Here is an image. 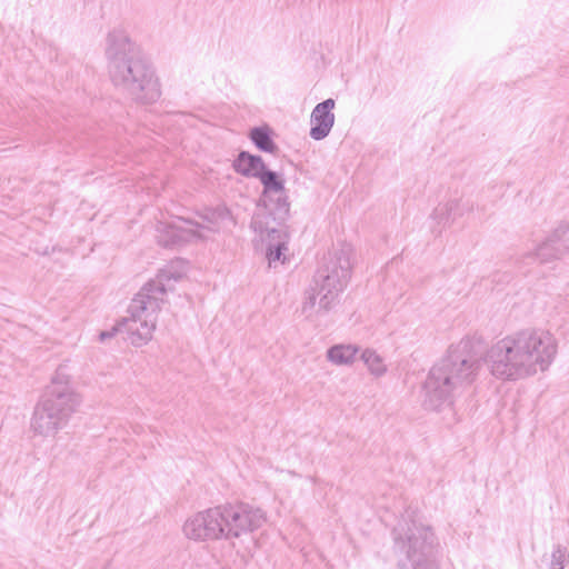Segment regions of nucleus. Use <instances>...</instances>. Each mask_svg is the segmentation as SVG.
Here are the masks:
<instances>
[{"label": "nucleus", "mask_w": 569, "mask_h": 569, "mask_svg": "<svg viewBox=\"0 0 569 569\" xmlns=\"http://www.w3.org/2000/svg\"><path fill=\"white\" fill-rule=\"evenodd\" d=\"M478 359L479 355L471 340L463 339L451 346L429 377V402L440 399L445 406L450 407L452 393L475 380L479 370Z\"/></svg>", "instance_id": "6"}, {"label": "nucleus", "mask_w": 569, "mask_h": 569, "mask_svg": "<svg viewBox=\"0 0 569 569\" xmlns=\"http://www.w3.org/2000/svg\"><path fill=\"white\" fill-rule=\"evenodd\" d=\"M565 253V250L560 248V244L552 240L543 241L537 247L533 256L540 261L546 262L551 259L560 258Z\"/></svg>", "instance_id": "19"}, {"label": "nucleus", "mask_w": 569, "mask_h": 569, "mask_svg": "<svg viewBox=\"0 0 569 569\" xmlns=\"http://www.w3.org/2000/svg\"><path fill=\"white\" fill-rule=\"evenodd\" d=\"M81 403L71 368L67 363L58 366L34 406L30 431L34 437L54 438Z\"/></svg>", "instance_id": "5"}, {"label": "nucleus", "mask_w": 569, "mask_h": 569, "mask_svg": "<svg viewBox=\"0 0 569 569\" xmlns=\"http://www.w3.org/2000/svg\"><path fill=\"white\" fill-rule=\"evenodd\" d=\"M121 326L126 339L134 347L147 345L152 339L157 328V325L130 311H128L127 317L121 319Z\"/></svg>", "instance_id": "11"}, {"label": "nucleus", "mask_w": 569, "mask_h": 569, "mask_svg": "<svg viewBox=\"0 0 569 569\" xmlns=\"http://www.w3.org/2000/svg\"><path fill=\"white\" fill-rule=\"evenodd\" d=\"M360 348L351 343H339L327 350V360L335 366H352Z\"/></svg>", "instance_id": "15"}, {"label": "nucleus", "mask_w": 569, "mask_h": 569, "mask_svg": "<svg viewBox=\"0 0 569 569\" xmlns=\"http://www.w3.org/2000/svg\"><path fill=\"white\" fill-rule=\"evenodd\" d=\"M433 220L439 227V231L448 227L452 221L449 207L446 202L439 203L433 210Z\"/></svg>", "instance_id": "20"}, {"label": "nucleus", "mask_w": 569, "mask_h": 569, "mask_svg": "<svg viewBox=\"0 0 569 569\" xmlns=\"http://www.w3.org/2000/svg\"><path fill=\"white\" fill-rule=\"evenodd\" d=\"M186 272L187 266L182 260L171 261L164 268L159 270L156 278L150 280L147 284L159 287L162 297L167 298V292L171 290V282L179 281Z\"/></svg>", "instance_id": "13"}, {"label": "nucleus", "mask_w": 569, "mask_h": 569, "mask_svg": "<svg viewBox=\"0 0 569 569\" xmlns=\"http://www.w3.org/2000/svg\"><path fill=\"white\" fill-rule=\"evenodd\" d=\"M233 223L230 211L227 208H218L201 216L200 220L174 217L160 221L156 227V239L163 247H177L207 240Z\"/></svg>", "instance_id": "7"}, {"label": "nucleus", "mask_w": 569, "mask_h": 569, "mask_svg": "<svg viewBox=\"0 0 569 569\" xmlns=\"http://www.w3.org/2000/svg\"><path fill=\"white\" fill-rule=\"evenodd\" d=\"M166 298L162 297L159 287L144 284L132 299L128 311L157 325L159 312Z\"/></svg>", "instance_id": "10"}, {"label": "nucleus", "mask_w": 569, "mask_h": 569, "mask_svg": "<svg viewBox=\"0 0 569 569\" xmlns=\"http://www.w3.org/2000/svg\"><path fill=\"white\" fill-rule=\"evenodd\" d=\"M104 53L110 81L117 89L140 103L159 100V78L123 29L116 28L108 33Z\"/></svg>", "instance_id": "2"}, {"label": "nucleus", "mask_w": 569, "mask_h": 569, "mask_svg": "<svg viewBox=\"0 0 569 569\" xmlns=\"http://www.w3.org/2000/svg\"><path fill=\"white\" fill-rule=\"evenodd\" d=\"M224 540L241 539L261 528L267 516L260 508L249 505H222Z\"/></svg>", "instance_id": "9"}, {"label": "nucleus", "mask_w": 569, "mask_h": 569, "mask_svg": "<svg viewBox=\"0 0 569 569\" xmlns=\"http://www.w3.org/2000/svg\"><path fill=\"white\" fill-rule=\"evenodd\" d=\"M557 351V340L550 332L525 330L496 341L483 360L493 379L516 382L546 371Z\"/></svg>", "instance_id": "1"}, {"label": "nucleus", "mask_w": 569, "mask_h": 569, "mask_svg": "<svg viewBox=\"0 0 569 569\" xmlns=\"http://www.w3.org/2000/svg\"><path fill=\"white\" fill-rule=\"evenodd\" d=\"M259 181L263 187L262 208L258 209L250 223L254 232L252 244L256 251L264 254L269 267L276 268L286 261L289 234L282 222L289 214L290 203L284 180L279 173L267 169Z\"/></svg>", "instance_id": "3"}, {"label": "nucleus", "mask_w": 569, "mask_h": 569, "mask_svg": "<svg viewBox=\"0 0 569 569\" xmlns=\"http://www.w3.org/2000/svg\"><path fill=\"white\" fill-rule=\"evenodd\" d=\"M425 546L423 536L408 537V558L412 563V569H427Z\"/></svg>", "instance_id": "17"}, {"label": "nucleus", "mask_w": 569, "mask_h": 569, "mask_svg": "<svg viewBox=\"0 0 569 569\" xmlns=\"http://www.w3.org/2000/svg\"><path fill=\"white\" fill-rule=\"evenodd\" d=\"M568 550L563 546H556L550 556L549 569H565L568 561Z\"/></svg>", "instance_id": "21"}, {"label": "nucleus", "mask_w": 569, "mask_h": 569, "mask_svg": "<svg viewBox=\"0 0 569 569\" xmlns=\"http://www.w3.org/2000/svg\"><path fill=\"white\" fill-rule=\"evenodd\" d=\"M223 513L221 506L192 512L181 525V535L192 542L224 540Z\"/></svg>", "instance_id": "8"}, {"label": "nucleus", "mask_w": 569, "mask_h": 569, "mask_svg": "<svg viewBox=\"0 0 569 569\" xmlns=\"http://www.w3.org/2000/svg\"><path fill=\"white\" fill-rule=\"evenodd\" d=\"M336 101L331 98L318 103L310 116V137L313 140H322L330 133L335 124V113L332 110Z\"/></svg>", "instance_id": "12"}, {"label": "nucleus", "mask_w": 569, "mask_h": 569, "mask_svg": "<svg viewBox=\"0 0 569 569\" xmlns=\"http://www.w3.org/2000/svg\"><path fill=\"white\" fill-rule=\"evenodd\" d=\"M117 333H123V328L121 326V320L118 321L110 330H103L99 333V341L106 342L107 340L112 339Z\"/></svg>", "instance_id": "23"}, {"label": "nucleus", "mask_w": 569, "mask_h": 569, "mask_svg": "<svg viewBox=\"0 0 569 569\" xmlns=\"http://www.w3.org/2000/svg\"><path fill=\"white\" fill-rule=\"evenodd\" d=\"M250 139L261 151L274 153L277 150V146L270 137V130L268 127L253 128L250 131Z\"/></svg>", "instance_id": "18"}, {"label": "nucleus", "mask_w": 569, "mask_h": 569, "mask_svg": "<svg viewBox=\"0 0 569 569\" xmlns=\"http://www.w3.org/2000/svg\"><path fill=\"white\" fill-rule=\"evenodd\" d=\"M234 170L250 178L260 179V177L267 170L266 163L259 156L250 154L249 152L242 151L233 162Z\"/></svg>", "instance_id": "14"}, {"label": "nucleus", "mask_w": 569, "mask_h": 569, "mask_svg": "<svg viewBox=\"0 0 569 569\" xmlns=\"http://www.w3.org/2000/svg\"><path fill=\"white\" fill-rule=\"evenodd\" d=\"M360 359L371 377L380 378L388 371L383 357L373 348L363 349Z\"/></svg>", "instance_id": "16"}, {"label": "nucleus", "mask_w": 569, "mask_h": 569, "mask_svg": "<svg viewBox=\"0 0 569 569\" xmlns=\"http://www.w3.org/2000/svg\"><path fill=\"white\" fill-rule=\"evenodd\" d=\"M447 204L449 207L450 216L452 221L457 220L458 218L462 217L463 213L470 209V204L468 201L459 198V199H451L447 201Z\"/></svg>", "instance_id": "22"}, {"label": "nucleus", "mask_w": 569, "mask_h": 569, "mask_svg": "<svg viewBox=\"0 0 569 569\" xmlns=\"http://www.w3.org/2000/svg\"><path fill=\"white\" fill-rule=\"evenodd\" d=\"M355 249L348 242H339L328 252L311 286L303 292L300 315L316 322L331 311L347 287L353 267Z\"/></svg>", "instance_id": "4"}]
</instances>
